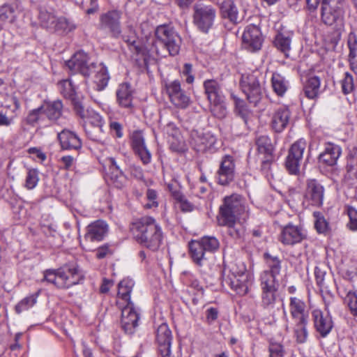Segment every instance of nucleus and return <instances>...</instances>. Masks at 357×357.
Segmentation results:
<instances>
[{
  "instance_id": "13d9d810",
  "label": "nucleus",
  "mask_w": 357,
  "mask_h": 357,
  "mask_svg": "<svg viewBox=\"0 0 357 357\" xmlns=\"http://www.w3.org/2000/svg\"><path fill=\"white\" fill-rule=\"evenodd\" d=\"M349 48V61H356L357 58V39L355 35L350 34L348 39Z\"/></svg>"
},
{
  "instance_id": "6e6d98bb",
  "label": "nucleus",
  "mask_w": 357,
  "mask_h": 357,
  "mask_svg": "<svg viewBox=\"0 0 357 357\" xmlns=\"http://www.w3.org/2000/svg\"><path fill=\"white\" fill-rule=\"evenodd\" d=\"M272 160L273 156L271 155V157L265 156V158L261 161V171L268 181L273 178V174L271 171Z\"/></svg>"
},
{
  "instance_id": "774afa93",
  "label": "nucleus",
  "mask_w": 357,
  "mask_h": 357,
  "mask_svg": "<svg viewBox=\"0 0 357 357\" xmlns=\"http://www.w3.org/2000/svg\"><path fill=\"white\" fill-rule=\"evenodd\" d=\"M218 317V310L215 307H209L206 311V318L208 324H213Z\"/></svg>"
},
{
  "instance_id": "338daca9",
  "label": "nucleus",
  "mask_w": 357,
  "mask_h": 357,
  "mask_svg": "<svg viewBox=\"0 0 357 357\" xmlns=\"http://www.w3.org/2000/svg\"><path fill=\"white\" fill-rule=\"evenodd\" d=\"M112 250L108 245H104L96 250V257L98 259H103L108 255H112Z\"/></svg>"
},
{
  "instance_id": "f8f14e48",
  "label": "nucleus",
  "mask_w": 357,
  "mask_h": 357,
  "mask_svg": "<svg viewBox=\"0 0 357 357\" xmlns=\"http://www.w3.org/2000/svg\"><path fill=\"white\" fill-rule=\"evenodd\" d=\"M165 90L170 102L177 109H185L192 103L190 96L181 88L178 80L166 82Z\"/></svg>"
},
{
  "instance_id": "49530a36",
  "label": "nucleus",
  "mask_w": 357,
  "mask_h": 357,
  "mask_svg": "<svg viewBox=\"0 0 357 357\" xmlns=\"http://www.w3.org/2000/svg\"><path fill=\"white\" fill-rule=\"evenodd\" d=\"M87 119L89 123L94 127L96 132H103L102 126L104 125V119L98 113L93 110L87 109Z\"/></svg>"
},
{
  "instance_id": "4468645a",
  "label": "nucleus",
  "mask_w": 357,
  "mask_h": 357,
  "mask_svg": "<svg viewBox=\"0 0 357 357\" xmlns=\"http://www.w3.org/2000/svg\"><path fill=\"white\" fill-rule=\"evenodd\" d=\"M324 187L314 178L307 179L303 196V205L306 207H319L323 205L324 199Z\"/></svg>"
},
{
  "instance_id": "c9c22d12",
  "label": "nucleus",
  "mask_w": 357,
  "mask_h": 357,
  "mask_svg": "<svg viewBox=\"0 0 357 357\" xmlns=\"http://www.w3.org/2000/svg\"><path fill=\"white\" fill-rule=\"evenodd\" d=\"M220 9L223 18H227L233 23L238 22V12L232 0H223Z\"/></svg>"
},
{
  "instance_id": "680f3d73",
  "label": "nucleus",
  "mask_w": 357,
  "mask_h": 357,
  "mask_svg": "<svg viewBox=\"0 0 357 357\" xmlns=\"http://www.w3.org/2000/svg\"><path fill=\"white\" fill-rule=\"evenodd\" d=\"M347 214L349 217V227L351 230L357 231V210L352 207L347 208Z\"/></svg>"
},
{
  "instance_id": "a878e982",
  "label": "nucleus",
  "mask_w": 357,
  "mask_h": 357,
  "mask_svg": "<svg viewBox=\"0 0 357 357\" xmlns=\"http://www.w3.org/2000/svg\"><path fill=\"white\" fill-rule=\"evenodd\" d=\"M108 232V225L106 222L98 220L88 225L84 238L86 241H100Z\"/></svg>"
},
{
  "instance_id": "6ab92c4d",
  "label": "nucleus",
  "mask_w": 357,
  "mask_h": 357,
  "mask_svg": "<svg viewBox=\"0 0 357 357\" xmlns=\"http://www.w3.org/2000/svg\"><path fill=\"white\" fill-rule=\"evenodd\" d=\"M155 340L161 357H174L171 351L172 331L167 324L163 323L157 328Z\"/></svg>"
},
{
  "instance_id": "ea45409f",
  "label": "nucleus",
  "mask_w": 357,
  "mask_h": 357,
  "mask_svg": "<svg viewBox=\"0 0 357 357\" xmlns=\"http://www.w3.org/2000/svg\"><path fill=\"white\" fill-rule=\"evenodd\" d=\"M25 122L33 126L36 124H40L44 126L48 125L47 122L45 121L41 105L39 107L31 109L25 118Z\"/></svg>"
},
{
  "instance_id": "aec40b11",
  "label": "nucleus",
  "mask_w": 357,
  "mask_h": 357,
  "mask_svg": "<svg viewBox=\"0 0 357 357\" xmlns=\"http://www.w3.org/2000/svg\"><path fill=\"white\" fill-rule=\"evenodd\" d=\"M131 146L135 154L140 159L144 165L151 162V153L146 146L142 132L134 131L131 135Z\"/></svg>"
},
{
  "instance_id": "a18cd8bd",
  "label": "nucleus",
  "mask_w": 357,
  "mask_h": 357,
  "mask_svg": "<svg viewBox=\"0 0 357 357\" xmlns=\"http://www.w3.org/2000/svg\"><path fill=\"white\" fill-rule=\"evenodd\" d=\"M206 253L215 252L220 246L219 241L214 236H205L198 240Z\"/></svg>"
},
{
  "instance_id": "7ed1b4c3",
  "label": "nucleus",
  "mask_w": 357,
  "mask_h": 357,
  "mask_svg": "<svg viewBox=\"0 0 357 357\" xmlns=\"http://www.w3.org/2000/svg\"><path fill=\"white\" fill-rule=\"evenodd\" d=\"M122 13L118 10H112L102 13L100 16L98 29L110 34L113 38H118L120 36L128 44L130 50L135 54L141 51L136 36L132 29H130L129 35H121V18Z\"/></svg>"
},
{
  "instance_id": "f3484780",
  "label": "nucleus",
  "mask_w": 357,
  "mask_h": 357,
  "mask_svg": "<svg viewBox=\"0 0 357 357\" xmlns=\"http://www.w3.org/2000/svg\"><path fill=\"white\" fill-rule=\"evenodd\" d=\"M337 2L340 5L341 3ZM328 3H324L322 1L321 6V19L324 24L329 26H335V28L337 30H340L344 26V10L341 6H337L334 8L328 7Z\"/></svg>"
},
{
  "instance_id": "1a4fd4ad",
  "label": "nucleus",
  "mask_w": 357,
  "mask_h": 357,
  "mask_svg": "<svg viewBox=\"0 0 357 357\" xmlns=\"http://www.w3.org/2000/svg\"><path fill=\"white\" fill-rule=\"evenodd\" d=\"M216 17V8L212 5L200 3L193 6V23L202 33H208L213 28Z\"/></svg>"
},
{
  "instance_id": "6e6552de",
  "label": "nucleus",
  "mask_w": 357,
  "mask_h": 357,
  "mask_svg": "<svg viewBox=\"0 0 357 357\" xmlns=\"http://www.w3.org/2000/svg\"><path fill=\"white\" fill-rule=\"evenodd\" d=\"M266 268L261 272L259 275V283L261 289H279V277L281 271V261L278 257H273L266 253Z\"/></svg>"
},
{
  "instance_id": "052dcab7",
  "label": "nucleus",
  "mask_w": 357,
  "mask_h": 357,
  "mask_svg": "<svg viewBox=\"0 0 357 357\" xmlns=\"http://www.w3.org/2000/svg\"><path fill=\"white\" fill-rule=\"evenodd\" d=\"M268 351L270 357H283L284 354L283 346L277 342H271Z\"/></svg>"
},
{
  "instance_id": "69168bd1",
  "label": "nucleus",
  "mask_w": 357,
  "mask_h": 357,
  "mask_svg": "<svg viewBox=\"0 0 357 357\" xmlns=\"http://www.w3.org/2000/svg\"><path fill=\"white\" fill-rule=\"evenodd\" d=\"M322 298L324 303V310L326 311H330V306L333 303L335 298L332 293L328 290L321 291Z\"/></svg>"
},
{
  "instance_id": "bf43d9fd",
  "label": "nucleus",
  "mask_w": 357,
  "mask_h": 357,
  "mask_svg": "<svg viewBox=\"0 0 357 357\" xmlns=\"http://www.w3.org/2000/svg\"><path fill=\"white\" fill-rule=\"evenodd\" d=\"M314 216L315 218L314 227L319 233H324L328 228V223L319 212H314Z\"/></svg>"
},
{
  "instance_id": "4c0bfd02",
  "label": "nucleus",
  "mask_w": 357,
  "mask_h": 357,
  "mask_svg": "<svg viewBox=\"0 0 357 357\" xmlns=\"http://www.w3.org/2000/svg\"><path fill=\"white\" fill-rule=\"evenodd\" d=\"M291 37L287 33H278L275 38V45L286 57L289 56L291 50Z\"/></svg>"
},
{
  "instance_id": "8fccbe9b",
  "label": "nucleus",
  "mask_w": 357,
  "mask_h": 357,
  "mask_svg": "<svg viewBox=\"0 0 357 357\" xmlns=\"http://www.w3.org/2000/svg\"><path fill=\"white\" fill-rule=\"evenodd\" d=\"M58 89L60 93L66 98L73 99L75 89L70 79H63L58 83Z\"/></svg>"
},
{
  "instance_id": "cd10ccee",
  "label": "nucleus",
  "mask_w": 357,
  "mask_h": 357,
  "mask_svg": "<svg viewBox=\"0 0 357 357\" xmlns=\"http://www.w3.org/2000/svg\"><path fill=\"white\" fill-rule=\"evenodd\" d=\"M341 153L342 149L339 146L328 143L326 145L324 151L319 154V162L321 165L333 167L337 164Z\"/></svg>"
},
{
  "instance_id": "a19ab883",
  "label": "nucleus",
  "mask_w": 357,
  "mask_h": 357,
  "mask_svg": "<svg viewBox=\"0 0 357 357\" xmlns=\"http://www.w3.org/2000/svg\"><path fill=\"white\" fill-rule=\"evenodd\" d=\"M256 145L259 153L265 156L271 157L273 152V146L271 139L267 135H260L256 138Z\"/></svg>"
},
{
  "instance_id": "2eb2a0df",
  "label": "nucleus",
  "mask_w": 357,
  "mask_h": 357,
  "mask_svg": "<svg viewBox=\"0 0 357 357\" xmlns=\"http://www.w3.org/2000/svg\"><path fill=\"white\" fill-rule=\"evenodd\" d=\"M311 319L315 331L323 338L326 337L333 328L334 322L330 311L314 309L311 312Z\"/></svg>"
},
{
  "instance_id": "f257e3e1",
  "label": "nucleus",
  "mask_w": 357,
  "mask_h": 357,
  "mask_svg": "<svg viewBox=\"0 0 357 357\" xmlns=\"http://www.w3.org/2000/svg\"><path fill=\"white\" fill-rule=\"evenodd\" d=\"M66 65L74 74L80 73L89 77L94 73L93 82L97 91H102L108 84L110 77L107 67L102 63H89V56L84 51L75 53Z\"/></svg>"
},
{
  "instance_id": "ddd939ff",
  "label": "nucleus",
  "mask_w": 357,
  "mask_h": 357,
  "mask_svg": "<svg viewBox=\"0 0 357 357\" xmlns=\"http://www.w3.org/2000/svg\"><path fill=\"white\" fill-rule=\"evenodd\" d=\"M306 146V141L303 138L299 139L291 146L285 161V167L290 174H299Z\"/></svg>"
},
{
  "instance_id": "4be33fe9",
  "label": "nucleus",
  "mask_w": 357,
  "mask_h": 357,
  "mask_svg": "<svg viewBox=\"0 0 357 357\" xmlns=\"http://www.w3.org/2000/svg\"><path fill=\"white\" fill-rule=\"evenodd\" d=\"M235 174V162L231 155H225L222 158L219 169L217 172L218 183L222 185L229 184L233 181Z\"/></svg>"
},
{
  "instance_id": "4d7b16f0",
  "label": "nucleus",
  "mask_w": 357,
  "mask_h": 357,
  "mask_svg": "<svg viewBox=\"0 0 357 357\" xmlns=\"http://www.w3.org/2000/svg\"><path fill=\"white\" fill-rule=\"evenodd\" d=\"M147 203L145 204L146 208H154L158 206V193L155 190L148 189L146 193Z\"/></svg>"
},
{
  "instance_id": "c85d7f7f",
  "label": "nucleus",
  "mask_w": 357,
  "mask_h": 357,
  "mask_svg": "<svg viewBox=\"0 0 357 357\" xmlns=\"http://www.w3.org/2000/svg\"><path fill=\"white\" fill-rule=\"evenodd\" d=\"M135 282L130 278H125L118 285L116 305L118 307L133 304L130 301V293Z\"/></svg>"
},
{
  "instance_id": "0e129e2a",
  "label": "nucleus",
  "mask_w": 357,
  "mask_h": 357,
  "mask_svg": "<svg viewBox=\"0 0 357 357\" xmlns=\"http://www.w3.org/2000/svg\"><path fill=\"white\" fill-rule=\"evenodd\" d=\"M109 130L113 136L118 138H121L123 136V126L117 121H111L109 122Z\"/></svg>"
},
{
  "instance_id": "dca6fc26",
  "label": "nucleus",
  "mask_w": 357,
  "mask_h": 357,
  "mask_svg": "<svg viewBox=\"0 0 357 357\" xmlns=\"http://www.w3.org/2000/svg\"><path fill=\"white\" fill-rule=\"evenodd\" d=\"M263 37L259 28L254 24L248 25L242 35V45L249 52H255L261 48Z\"/></svg>"
},
{
  "instance_id": "603ef678",
  "label": "nucleus",
  "mask_w": 357,
  "mask_h": 357,
  "mask_svg": "<svg viewBox=\"0 0 357 357\" xmlns=\"http://www.w3.org/2000/svg\"><path fill=\"white\" fill-rule=\"evenodd\" d=\"M238 220H234V222L228 225H219L220 226H225L228 227V234L232 238L238 239L241 238L245 233L243 227L238 224Z\"/></svg>"
},
{
  "instance_id": "f03ea898",
  "label": "nucleus",
  "mask_w": 357,
  "mask_h": 357,
  "mask_svg": "<svg viewBox=\"0 0 357 357\" xmlns=\"http://www.w3.org/2000/svg\"><path fill=\"white\" fill-rule=\"evenodd\" d=\"M130 230L136 241L144 247L156 251L162 241L161 227L150 216H144L132 223Z\"/></svg>"
},
{
  "instance_id": "20e7f679",
  "label": "nucleus",
  "mask_w": 357,
  "mask_h": 357,
  "mask_svg": "<svg viewBox=\"0 0 357 357\" xmlns=\"http://www.w3.org/2000/svg\"><path fill=\"white\" fill-rule=\"evenodd\" d=\"M223 286H227L239 296L245 295L252 283V275L247 271L245 264L242 261L236 262L222 273Z\"/></svg>"
},
{
  "instance_id": "5701e85b",
  "label": "nucleus",
  "mask_w": 357,
  "mask_h": 357,
  "mask_svg": "<svg viewBox=\"0 0 357 357\" xmlns=\"http://www.w3.org/2000/svg\"><path fill=\"white\" fill-rule=\"evenodd\" d=\"M337 292L347 304L351 314L357 317V294L353 285L349 282L340 284L337 287Z\"/></svg>"
},
{
  "instance_id": "c756f323",
  "label": "nucleus",
  "mask_w": 357,
  "mask_h": 357,
  "mask_svg": "<svg viewBox=\"0 0 357 357\" xmlns=\"http://www.w3.org/2000/svg\"><path fill=\"white\" fill-rule=\"evenodd\" d=\"M192 144L197 151H205L211 149L215 143V137L210 132H193Z\"/></svg>"
},
{
  "instance_id": "e433bc0d",
  "label": "nucleus",
  "mask_w": 357,
  "mask_h": 357,
  "mask_svg": "<svg viewBox=\"0 0 357 357\" xmlns=\"http://www.w3.org/2000/svg\"><path fill=\"white\" fill-rule=\"evenodd\" d=\"M271 85L273 91L279 96H282L289 88V82L280 73H273L271 77Z\"/></svg>"
},
{
  "instance_id": "c03bdc74",
  "label": "nucleus",
  "mask_w": 357,
  "mask_h": 357,
  "mask_svg": "<svg viewBox=\"0 0 357 357\" xmlns=\"http://www.w3.org/2000/svg\"><path fill=\"white\" fill-rule=\"evenodd\" d=\"M209 109L211 114L216 118L222 119L227 114V108L224 98L209 101Z\"/></svg>"
},
{
  "instance_id": "412c9836",
  "label": "nucleus",
  "mask_w": 357,
  "mask_h": 357,
  "mask_svg": "<svg viewBox=\"0 0 357 357\" xmlns=\"http://www.w3.org/2000/svg\"><path fill=\"white\" fill-rule=\"evenodd\" d=\"M121 310V326L123 331L128 334L135 332L138 326L139 314L135 310L134 304L119 307Z\"/></svg>"
},
{
  "instance_id": "393cba45",
  "label": "nucleus",
  "mask_w": 357,
  "mask_h": 357,
  "mask_svg": "<svg viewBox=\"0 0 357 357\" xmlns=\"http://www.w3.org/2000/svg\"><path fill=\"white\" fill-rule=\"evenodd\" d=\"M289 307L290 314L294 321H301L303 323L308 320L307 306L302 299L296 296L290 297Z\"/></svg>"
},
{
  "instance_id": "a211bd4d",
  "label": "nucleus",
  "mask_w": 357,
  "mask_h": 357,
  "mask_svg": "<svg viewBox=\"0 0 357 357\" xmlns=\"http://www.w3.org/2000/svg\"><path fill=\"white\" fill-rule=\"evenodd\" d=\"M307 236L306 231L301 226L288 224L280 232L279 240L285 245L300 243Z\"/></svg>"
},
{
  "instance_id": "37998d69",
  "label": "nucleus",
  "mask_w": 357,
  "mask_h": 357,
  "mask_svg": "<svg viewBox=\"0 0 357 357\" xmlns=\"http://www.w3.org/2000/svg\"><path fill=\"white\" fill-rule=\"evenodd\" d=\"M40 291L31 294L22 299L15 307L16 313L20 314L33 307L36 303Z\"/></svg>"
},
{
  "instance_id": "9d476101",
  "label": "nucleus",
  "mask_w": 357,
  "mask_h": 357,
  "mask_svg": "<svg viewBox=\"0 0 357 357\" xmlns=\"http://www.w3.org/2000/svg\"><path fill=\"white\" fill-rule=\"evenodd\" d=\"M260 77H262V75L257 70L245 73L241 76V88L248 101L254 105H257L262 97V88L259 82Z\"/></svg>"
},
{
  "instance_id": "de8ad7c7",
  "label": "nucleus",
  "mask_w": 357,
  "mask_h": 357,
  "mask_svg": "<svg viewBox=\"0 0 357 357\" xmlns=\"http://www.w3.org/2000/svg\"><path fill=\"white\" fill-rule=\"evenodd\" d=\"M39 181V171L37 169H28L25 178L24 187L27 190L34 189Z\"/></svg>"
},
{
  "instance_id": "39448f33",
  "label": "nucleus",
  "mask_w": 357,
  "mask_h": 357,
  "mask_svg": "<svg viewBox=\"0 0 357 357\" xmlns=\"http://www.w3.org/2000/svg\"><path fill=\"white\" fill-rule=\"evenodd\" d=\"M248 206L241 195L233 194L225 197L217 217L218 225H229L234 222V220H245L248 217Z\"/></svg>"
},
{
  "instance_id": "b1692460",
  "label": "nucleus",
  "mask_w": 357,
  "mask_h": 357,
  "mask_svg": "<svg viewBox=\"0 0 357 357\" xmlns=\"http://www.w3.org/2000/svg\"><path fill=\"white\" fill-rule=\"evenodd\" d=\"M291 117V112L287 107L282 106L277 109L273 114L271 121V128L275 132H282L288 126Z\"/></svg>"
},
{
  "instance_id": "bb28decb",
  "label": "nucleus",
  "mask_w": 357,
  "mask_h": 357,
  "mask_svg": "<svg viewBox=\"0 0 357 357\" xmlns=\"http://www.w3.org/2000/svg\"><path fill=\"white\" fill-rule=\"evenodd\" d=\"M105 163L108 167L107 176L112 184L117 188H121L126 181V177L116 161L110 157L105 159Z\"/></svg>"
},
{
  "instance_id": "58836bf2",
  "label": "nucleus",
  "mask_w": 357,
  "mask_h": 357,
  "mask_svg": "<svg viewBox=\"0 0 357 357\" xmlns=\"http://www.w3.org/2000/svg\"><path fill=\"white\" fill-rule=\"evenodd\" d=\"M279 289H261V305L264 308L272 309L279 298Z\"/></svg>"
},
{
  "instance_id": "0eeeda50",
  "label": "nucleus",
  "mask_w": 357,
  "mask_h": 357,
  "mask_svg": "<svg viewBox=\"0 0 357 357\" xmlns=\"http://www.w3.org/2000/svg\"><path fill=\"white\" fill-rule=\"evenodd\" d=\"M38 20L40 26L50 32L68 33L76 29V24L70 19L58 15L51 7H41Z\"/></svg>"
},
{
  "instance_id": "473e14b6",
  "label": "nucleus",
  "mask_w": 357,
  "mask_h": 357,
  "mask_svg": "<svg viewBox=\"0 0 357 357\" xmlns=\"http://www.w3.org/2000/svg\"><path fill=\"white\" fill-rule=\"evenodd\" d=\"M45 121L55 122L62 114L63 104L60 100L44 102L41 105Z\"/></svg>"
},
{
  "instance_id": "09e8293b",
  "label": "nucleus",
  "mask_w": 357,
  "mask_h": 357,
  "mask_svg": "<svg viewBox=\"0 0 357 357\" xmlns=\"http://www.w3.org/2000/svg\"><path fill=\"white\" fill-rule=\"evenodd\" d=\"M308 320H306L305 322H302L301 321H297L296 322L295 328H294V333L296 338V341L298 343H304L307 337V324Z\"/></svg>"
},
{
  "instance_id": "f704fd0d",
  "label": "nucleus",
  "mask_w": 357,
  "mask_h": 357,
  "mask_svg": "<svg viewBox=\"0 0 357 357\" xmlns=\"http://www.w3.org/2000/svg\"><path fill=\"white\" fill-rule=\"evenodd\" d=\"M204 88L208 102L224 98L220 85L215 79L204 81Z\"/></svg>"
},
{
  "instance_id": "3c124183",
  "label": "nucleus",
  "mask_w": 357,
  "mask_h": 357,
  "mask_svg": "<svg viewBox=\"0 0 357 357\" xmlns=\"http://www.w3.org/2000/svg\"><path fill=\"white\" fill-rule=\"evenodd\" d=\"M342 91L344 94H349L351 93L355 88L354 77L349 72L344 74L342 79L340 81Z\"/></svg>"
},
{
  "instance_id": "2f4dec72",
  "label": "nucleus",
  "mask_w": 357,
  "mask_h": 357,
  "mask_svg": "<svg viewBox=\"0 0 357 357\" xmlns=\"http://www.w3.org/2000/svg\"><path fill=\"white\" fill-rule=\"evenodd\" d=\"M133 91L130 84L126 82L119 85L116 92V101L119 105L123 108L132 107Z\"/></svg>"
},
{
  "instance_id": "72a5a7b5",
  "label": "nucleus",
  "mask_w": 357,
  "mask_h": 357,
  "mask_svg": "<svg viewBox=\"0 0 357 357\" xmlns=\"http://www.w3.org/2000/svg\"><path fill=\"white\" fill-rule=\"evenodd\" d=\"M189 250L190 257L197 266L202 268L206 264L207 253L205 252L198 240L190 242Z\"/></svg>"
},
{
  "instance_id": "7c9ffc66",
  "label": "nucleus",
  "mask_w": 357,
  "mask_h": 357,
  "mask_svg": "<svg viewBox=\"0 0 357 357\" xmlns=\"http://www.w3.org/2000/svg\"><path fill=\"white\" fill-rule=\"evenodd\" d=\"M58 139L62 149L78 150L82 147L79 137L75 132L68 130H63L58 133Z\"/></svg>"
},
{
  "instance_id": "5fc2aeb1",
  "label": "nucleus",
  "mask_w": 357,
  "mask_h": 357,
  "mask_svg": "<svg viewBox=\"0 0 357 357\" xmlns=\"http://www.w3.org/2000/svg\"><path fill=\"white\" fill-rule=\"evenodd\" d=\"M12 106L10 105H2V109L0 110V126L9 127L15 122V115L8 114L5 109H9Z\"/></svg>"
},
{
  "instance_id": "423d86ee",
  "label": "nucleus",
  "mask_w": 357,
  "mask_h": 357,
  "mask_svg": "<svg viewBox=\"0 0 357 357\" xmlns=\"http://www.w3.org/2000/svg\"><path fill=\"white\" fill-rule=\"evenodd\" d=\"M83 279L78 267L75 265L65 266L59 269L44 271L43 281L54 284L57 288L68 289L79 283Z\"/></svg>"
},
{
  "instance_id": "79ce46f5",
  "label": "nucleus",
  "mask_w": 357,
  "mask_h": 357,
  "mask_svg": "<svg viewBox=\"0 0 357 357\" xmlns=\"http://www.w3.org/2000/svg\"><path fill=\"white\" fill-rule=\"evenodd\" d=\"M320 83V79L317 76L311 77L307 79L304 86V93L308 98L313 99L318 96Z\"/></svg>"
},
{
  "instance_id": "9b49d317",
  "label": "nucleus",
  "mask_w": 357,
  "mask_h": 357,
  "mask_svg": "<svg viewBox=\"0 0 357 357\" xmlns=\"http://www.w3.org/2000/svg\"><path fill=\"white\" fill-rule=\"evenodd\" d=\"M155 45H161L171 56L178 54L181 45V38L174 29L167 24L158 26L155 29Z\"/></svg>"
},
{
  "instance_id": "e2e57ef3",
  "label": "nucleus",
  "mask_w": 357,
  "mask_h": 357,
  "mask_svg": "<svg viewBox=\"0 0 357 357\" xmlns=\"http://www.w3.org/2000/svg\"><path fill=\"white\" fill-rule=\"evenodd\" d=\"M175 198L179 202L180 208L182 211L190 212L193 210L194 206L190 202H188L181 193H177L175 195Z\"/></svg>"
},
{
  "instance_id": "864d4df0",
  "label": "nucleus",
  "mask_w": 357,
  "mask_h": 357,
  "mask_svg": "<svg viewBox=\"0 0 357 357\" xmlns=\"http://www.w3.org/2000/svg\"><path fill=\"white\" fill-rule=\"evenodd\" d=\"M17 16L14 8L10 5H3L0 7V20L13 22Z\"/></svg>"
}]
</instances>
